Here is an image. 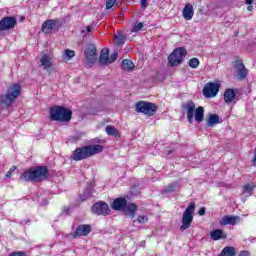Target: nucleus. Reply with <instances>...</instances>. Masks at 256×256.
Returning <instances> with one entry per match:
<instances>
[{
  "instance_id": "b1692460",
  "label": "nucleus",
  "mask_w": 256,
  "mask_h": 256,
  "mask_svg": "<svg viewBox=\"0 0 256 256\" xmlns=\"http://www.w3.org/2000/svg\"><path fill=\"white\" fill-rule=\"evenodd\" d=\"M235 255H236L235 247L226 246L223 248L221 254L218 256H235Z\"/></svg>"
},
{
  "instance_id": "f704fd0d",
  "label": "nucleus",
  "mask_w": 256,
  "mask_h": 256,
  "mask_svg": "<svg viewBox=\"0 0 256 256\" xmlns=\"http://www.w3.org/2000/svg\"><path fill=\"white\" fill-rule=\"evenodd\" d=\"M116 2H117V0H107L106 1V9H111L113 7V5H115Z\"/></svg>"
},
{
  "instance_id": "4c0bfd02",
  "label": "nucleus",
  "mask_w": 256,
  "mask_h": 256,
  "mask_svg": "<svg viewBox=\"0 0 256 256\" xmlns=\"http://www.w3.org/2000/svg\"><path fill=\"white\" fill-rule=\"evenodd\" d=\"M245 191H247L248 193H251V191H253V186H251V184L245 185L244 186Z\"/></svg>"
},
{
  "instance_id": "f03ea898",
  "label": "nucleus",
  "mask_w": 256,
  "mask_h": 256,
  "mask_svg": "<svg viewBox=\"0 0 256 256\" xmlns=\"http://www.w3.org/2000/svg\"><path fill=\"white\" fill-rule=\"evenodd\" d=\"M99 153H103V146L99 144L84 146L77 148L71 156V159H73V161H83V159H89V157H93V155Z\"/></svg>"
},
{
  "instance_id": "20e7f679",
  "label": "nucleus",
  "mask_w": 256,
  "mask_h": 256,
  "mask_svg": "<svg viewBox=\"0 0 256 256\" xmlns=\"http://www.w3.org/2000/svg\"><path fill=\"white\" fill-rule=\"evenodd\" d=\"M112 209L115 211H124L126 217L133 219L137 211V205L131 203L127 205V199L125 198H116L112 203Z\"/></svg>"
},
{
  "instance_id": "aec40b11",
  "label": "nucleus",
  "mask_w": 256,
  "mask_h": 256,
  "mask_svg": "<svg viewBox=\"0 0 256 256\" xmlns=\"http://www.w3.org/2000/svg\"><path fill=\"white\" fill-rule=\"evenodd\" d=\"M210 237L213 241H219L221 239H227V234L221 229H216L210 232Z\"/></svg>"
},
{
  "instance_id": "423d86ee",
  "label": "nucleus",
  "mask_w": 256,
  "mask_h": 256,
  "mask_svg": "<svg viewBox=\"0 0 256 256\" xmlns=\"http://www.w3.org/2000/svg\"><path fill=\"white\" fill-rule=\"evenodd\" d=\"M21 95V86L19 84H12L8 87L7 93L2 98L4 105H13L15 99Z\"/></svg>"
},
{
  "instance_id": "6ab92c4d",
  "label": "nucleus",
  "mask_w": 256,
  "mask_h": 256,
  "mask_svg": "<svg viewBox=\"0 0 256 256\" xmlns=\"http://www.w3.org/2000/svg\"><path fill=\"white\" fill-rule=\"evenodd\" d=\"M235 97H237V91L235 89H227L224 92L225 103H233V101H235Z\"/></svg>"
},
{
  "instance_id": "f257e3e1",
  "label": "nucleus",
  "mask_w": 256,
  "mask_h": 256,
  "mask_svg": "<svg viewBox=\"0 0 256 256\" xmlns=\"http://www.w3.org/2000/svg\"><path fill=\"white\" fill-rule=\"evenodd\" d=\"M47 167L45 166H37L32 167L26 171L21 176V179H24V181L31 182V183H39L41 181H45L47 179L48 175Z\"/></svg>"
},
{
  "instance_id": "393cba45",
  "label": "nucleus",
  "mask_w": 256,
  "mask_h": 256,
  "mask_svg": "<svg viewBox=\"0 0 256 256\" xmlns=\"http://www.w3.org/2000/svg\"><path fill=\"white\" fill-rule=\"evenodd\" d=\"M121 67L124 71H133L135 64L131 60L125 59L122 61Z\"/></svg>"
},
{
  "instance_id": "a19ab883",
  "label": "nucleus",
  "mask_w": 256,
  "mask_h": 256,
  "mask_svg": "<svg viewBox=\"0 0 256 256\" xmlns=\"http://www.w3.org/2000/svg\"><path fill=\"white\" fill-rule=\"evenodd\" d=\"M141 7L147 8V0H141Z\"/></svg>"
},
{
  "instance_id": "6e6552de",
  "label": "nucleus",
  "mask_w": 256,
  "mask_h": 256,
  "mask_svg": "<svg viewBox=\"0 0 256 256\" xmlns=\"http://www.w3.org/2000/svg\"><path fill=\"white\" fill-rule=\"evenodd\" d=\"M137 113H143L148 117H153L157 113V105L147 101H139L135 105Z\"/></svg>"
},
{
  "instance_id": "412c9836",
  "label": "nucleus",
  "mask_w": 256,
  "mask_h": 256,
  "mask_svg": "<svg viewBox=\"0 0 256 256\" xmlns=\"http://www.w3.org/2000/svg\"><path fill=\"white\" fill-rule=\"evenodd\" d=\"M56 25L55 20H47L42 25L43 33H51V30L55 29Z\"/></svg>"
},
{
  "instance_id": "72a5a7b5",
  "label": "nucleus",
  "mask_w": 256,
  "mask_h": 256,
  "mask_svg": "<svg viewBox=\"0 0 256 256\" xmlns=\"http://www.w3.org/2000/svg\"><path fill=\"white\" fill-rule=\"evenodd\" d=\"M16 170H17V167L12 166V167L9 169V171L6 173L5 177H6V178L11 177V175H13V173H15Z\"/></svg>"
},
{
  "instance_id": "bb28decb",
  "label": "nucleus",
  "mask_w": 256,
  "mask_h": 256,
  "mask_svg": "<svg viewBox=\"0 0 256 256\" xmlns=\"http://www.w3.org/2000/svg\"><path fill=\"white\" fill-rule=\"evenodd\" d=\"M115 44L116 45H123V43H125V34L123 33H118L116 36H115Z\"/></svg>"
},
{
  "instance_id": "1a4fd4ad",
  "label": "nucleus",
  "mask_w": 256,
  "mask_h": 256,
  "mask_svg": "<svg viewBox=\"0 0 256 256\" xmlns=\"http://www.w3.org/2000/svg\"><path fill=\"white\" fill-rule=\"evenodd\" d=\"M187 56L185 48H176L168 57V61L172 67H177L183 63V59Z\"/></svg>"
},
{
  "instance_id": "a878e982",
  "label": "nucleus",
  "mask_w": 256,
  "mask_h": 256,
  "mask_svg": "<svg viewBox=\"0 0 256 256\" xmlns=\"http://www.w3.org/2000/svg\"><path fill=\"white\" fill-rule=\"evenodd\" d=\"M106 133L107 135H110L112 137H119V130H117V128L113 126H107Z\"/></svg>"
},
{
  "instance_id": "7ed1b4c3",
  "label": "nucleus",
  "mask_w": 256,
  "mask_h": 256,
  "mask_svg": "<svg viewBox=\"0 0 256 256\" xmlns=\"http://www.w3.org/2000/svg\"><path fill=\"white\" fill-rule=\"evenodd\" d=\"M182 109L186 111L189 123H193V119H195L197 123H201L205 117V109H203L202 106L195 109V102L193 101H188L182 104Z\"/></svg>"
},
{
  "instance_id": "2eb2a0df",
  "label": "nucleus",
  "mask_w": 256,
  "mask_h": 256,
  "mask_svg": "<svg viewBox=\"0 0 256 256\" xmlns=\"http://www.w3.org/2000/svg\"><path fill=\"white\" fill-rule=\"evenodd\" d=\"M91 233V225L83 224L76 228L75 233L72 235L73 239L77 237H87Z\"/></svg>"
},
{
  "instance_id": "e433bc0d",
  "label": "nucleus",
  "mask_w": 256,
  "mask_h": 256,
  "mask_svg": "<svg viewBox=\"0 0 256 256\" xmlns=\"http://www.w3.org/2000/svg\"><path fill=\"white\" fill-rule=\"evenodd\" d=\"M8 256H27V254L25 252L18 251V252H12Z\"/></svg>"
},
{
  "instance_id": "49530a36",
  "label": "nucleus",
  "mask_w": 256,
  "mask_h": 256,
  "mask_svg": "<svg viewBox=\"0 0 256 256\" xmlns=\"http://www.w3.org/2000/svg\"><path fill=\"white\" fill-rule=\"evenodd\" d=\"M167 155H171V151Z\"/></svg>"
},
{
  "instance_id": "37998d69",
  "label": "nucleus",
  "mask_w": 256,
  "mask_h": 256,
  "mask_svg": "<svg viewBox=\"0 0 256 256\" xmlns=\"http://www.w3.org/2000/svg\"><path fill=\"white\" fill-rule=\"evenodd\" d=\"M246 5H252L253 4V0H246Z\"/></svg>"
},
{
  "instance_id": "39448f33",
  "label": "nucleus",
  "mask_w": 256,
  "mask_h": 256,
  "mask_svg": "<svg viewBox=\"0 0 256 256\" xmlns=\"http://www.w3.org/2000/svg\"><path fill=\"white\" fill-rule=\"evenodd\" d=\"M49 113L51 121H60L61 123H67V121H71V115H73L71 110L61 106H55L51 108Z\"/></svg>"
},
{
  "instance_id": "7c9ffc66",
  "label": "nucleus",
  "mask_w": 256,
  "mask_h": 256,
  "mask_svg": "<svg viewBox=\"0 0 256 256\" xmlns=\"http://www.w3.org/2000/svg\"><path fill=\"white\" fill-rule=\"evenodd\" d=\"M93 193L91 192V190H85L84 195L80 196V200L82 201H87V199H91Z\"/></svg>"
},
{
  "instance_id": "c756f323",
  "label": "nucleus",
  "mask_w": 256,
  "mask_h": 256,
  "mask_svg": "<svg viewBox=\"0 0 256 256\" xmlns=\"http://www.w3.org/2000/svg\"><path fill=\"white\" fill-rule=\"evenodd\" d=\"M188 64L192 69H197V67H199V59L192 58L189 60Z\"/></svg>"
},
{
  "instance_id": "c03bdc74",
  "label": "nucleus",
  "mask_w": 256,
  "mask_h": 256,
  "mask_svg": "<svg viewBox=\"0 0 256 256\" xmlns=\"http://www.w3.org/2000/svg\"><path fill=\"white\" fill-rule=\"evenodd\" d=\"M247 11H253V5H249V6L247 7Z\"/></svg>"
},
{
  "instance_id": "f3484780",
  "label": "nucleus",
  "mask_w": 256,
  "mask_h": 256,
  "mask_svg": "<svg viewBox=\"0 0 256 256\" xmlns=\"http://www.w3.org/2000/svg\"><path fill=\"white\" fill-rule=\"evenodd\" d=\"M241 223V218L239 216H224L220 220V225H239Z\"/></svg>"
},
{
  "instance_id": "cd10ccee",
  "label": "nucleus",
  "mask_w": 256,
  "mask_h": 256,
  "mask_svg": "<svg viewBox=\"0 0 256 256\" xmlns=\"http://www.w3.org/2000/svg\"><path fill=\"white\" fill-rule=\"evenodd\" d=\"M137 222L140 223L141 225L149 223V217L146 214L139 215L137 217Z\"/></svg>"
},
{
  "instance_id": "5701e85b",
  "label": "nucleus",
  "mask_w": 256,
  "mask_h": 256,
  "mask_svg": "<svg viewBox=\"0 0 256 256\" xmlns=\"http://www.w3.org/2000/svg\"><path fill=\"white\" fill-rule=\"evenodd\" d=\"M219 123V115L217 114H210L207 118V125L208 127H213Z\"/></svg>"
},
{
  "instance_id": "a211bd4d",
  "label": "nucleus",
  "mask_w": 256,
  "mask_h": 256,
  "mask_svg": "<svg viewBox=\"0 0 256 256\" xmlns=\"http://www.w3.org/2000/svg\"><path fill=\"white\" fill-rule=\"evenodd\" d=\"M182 15L186 21H191L193 19V15H195V10H193V5L186 4L182 10Z\"/></svg>"
},
{
  "instance_id": "dca6fc26",
  "label": "nucleus",
  "mask_w": 256,
  "mask_h": 256,
  "mask_svg": "<svg viewBox=\"0 0 256 256\" xmlns=\"http://www.w3.org/2000/svg\"><path fill=\"white\" fill-rule=\"evenodd\" d=\"M85 55L89 63H95L97 59V48L93 44L89 45L85 50Z\"/></svg>"
},
{
  "instance_id": "58836bf2",
  "label": "nucleus",
  "mask_w": 256,
  "mask_h": 256,
  "mask_svg": "<svg viewBox=\"0 0 256 256\" xmlns=\"http://www.w3.org/2000/svg\"><path fill=\"white\" fill-rule=\"evenodd\" d=\"M249 255H250L249 251L244 250V251H241L238 256H249Z\"/></svg>"
},
{
  "instance_id": "ea45409f",
  "label": "nucleus",
  "mask_w": 256,
  "mask_h": 256,
  "mask_svg": "<svg viewBox=\"0 0 256 256\" xmlns=\"http://www.w3.org/2000/svg\"><path fill=\"white\" fill-rule=\"evenodd\" d=\"M198 215H200V216L205 215V208L204 207L200 208V210L198 211Z\"/></svg>"
},
{
  "instance_id": "2f4dec72",
  "label": "nucleus",
  "mask_w": 256,
  "mask_h": 256,
  "mask_svg": "<svg viewBox=\"0 0 256 256\" xmlns=\"http://www.w3.org/2000/svg\"><path fill=\"white\" fill-rule=\"evenodd\" d=\"M143 29V23L139 22L136 23L135 26L132 28L131 33H139Z\"/></svg>"
},
{
  "instance_id": "9b49d317",
  "label": "nucleus",
  "mask_w": 256,
  "mask_h": 256,
  "mask_svg": "<svg viewBox=\"0 0 256 256\" xmlns=\"http://www.w3.org/2000/svg\"><path fill=\"white\" fill-rule=\"evenodd\" d=\"M92 213L94 215H109L111 210L109 209V205L103 201L95 203L91 208Z\"/></svg>"
},
{
  "instance_id": "c85d7f7f",
  "label": "nucleus",
  "mask_w": 256,
  "mask_h": 256,
  "mask_svg": "<svg viewBox=\"0 0 256 256\" xmlns=\"http://www.w3.org/2000/svg\"><path fill=\"white\" fill-rule=\"evenodd\" d=\"M73 57H75V51L69 49L65 50L64 59H67V61H69L70 59H73Z\"/></svg>"
},
{
  "instance_id": "0eeeda50",
  "label": "nucleus",
  "mask_w": 256,
  "mask_h": 256,
  "mask_svg": "<svg viewBox=\"0 0 256 256\" xmlns=\"http://www.w3.org/2000/svg\"><path fill=\"white\" fill-rule=\"evenodd\" d=\"M193 213H195V203H190L182 215V225L180 226V231H187L193 223Z\"/></svg>"
},
{
  "instance_id": "f8f14e48",
  "label": "nucleus",
  "mask_w": 256,
  "mask_h": 256,
  "mask_svg": "<svg viewBox=\"0 0 256 256\" xmlns=\"http://www.w3.org/2000/svg\"><path fill=\"white\" fill-rule=\"evenodd\" d=\"M52 60L53 57L51 56V54L42 53L38 56V65L43 69H51V67L53 66Z\"/></svg>"
},
{
  "instance_id": "4be33fe9",
  "label": "nucleus",
  "mask_w": 256,
  "mask_h": 256,
  "mask_svg": "<svg viewBox=\"0 0 256 256\" xmlns=\"http://www.w3.org/2000/svg\"><path fill=\"white\" fill-rule=\"evenodd\" d=\"M100 65H109V49L104 48L99 58Z\"/></svg>"
},
{
  "instance_id": "c9c22d12",
  "label": "nucleus",
  "mask_w": 256,
  "mask_h": 256,
  "mask_svg": "<svg viewBox=\"0 0 256 256\" xmlns=\"http://www.w3.org/2000/svg\"><path fill=\"white\" fill-rule=\"evenodd\" d=\"M117 55V52H114L110 57H108L109 63H115V61H117Z\"/></svg>"
},
{
  "instance_id": "473e14b6",
  "label": "nucleus",
  "mask_w": 256,
  "mask_h": 256,
  "mask_svg": "<svg viewBox=\"0 0 256 256\" xmlns=\"http://www.w3.org/2000/svg\"><path fill=\"white\" fill-rule=\"evenodd\" d=\"M91 31H93V27L87 26L86 29L81 31V33H82V35H84V37H87V35H89V33H91Z\"/></svg>"
},
{
  "instance_id": "79ce46f5",
  "label": "nucleus",
  "mask_w": 256,
  "mask_h": 256,
  "mask_svg": "<svg viewBox=\"0 0 256 256\" xmlns=\"http://www.w3.org/2000/svg\"><path fill=\"white\" fill-rule=\"evenodd\" d=\"M167 191H175V186L174 185H170L168 187Z\"/></svg>"
},
{
  "instance_id": "a18cd8bd",
  "label": "nucleus",
  "mask_w": 256,
  "mask_h": 256,
  "mask_svg": "<svg viewBox=\"0 0 256 256\" xmlns=\"http://www.w3.org/2000/svg\"><path fill=\"white\" fill-rule=\"evenodd\" d=\"M145 245V242H141V246L143 247Z\"/></svg>"
},
{
  "instance_id": "4468645a",
  "label": "nucleus",
  "mask_w": 256,
  "mask_h": 256,
  "mask_svg": "<svg viewBox=\"0 0 256 256\" xmlns=\"http://www.w3.org/2000/svg\"><path fill=\"white\" fill-rule=\"evenodd\" d=\"M17 24L15 17H5L0 21V31H7L13 29Z\"/></svg>"
},
{
  "instance_id": "ddd939ff",
  "label": "nucleus",
  "mask_w": 256,
  "mask_h": 256,
  "mask_svg": "<svg viewBox=\"0 0 256 256\" xmlns=\"http://www.w3.org/2000/svg\"><path fill=\"white\" fill-rule=\"evenodd\" d=\"M234 71L237 75V79L243 81V79L247 78V68H245V64L243 61L238 60L236 61V65L234 66Z\"/></svg>"
},
{
  "instance_id": "9d476101",
  "label": "nucleus",
  "mask_w": 256,
  "mask_h": 256,
  "mask_svg": "<svg viewBox=\"0 0 256 256\" xmlns=\"http://www.w3.org/2000/svg\"><path fill=\"white\" fill-rule=\"evenodd\" d=\"M220 87L221 85L217 82H208L205 84L202 93L206 99H213V97H217Z\"/></svg>"
}]
</instances>
